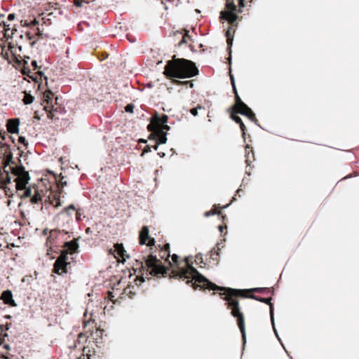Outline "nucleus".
Returning a JSON list of instances; mask_svg holds the SVG:
<instances>
[{
    "label": "nucleus",
    "instance_id": "nucleus-1",
    "mask_svg": "<svg viewBox=\"0 0 359 359\" xmlns=\"http://www.w3.org/2000/svg\"><path fill=\"white\" fill-rule=\"evenodd\" d=\"M186 269L180 268L178 270H172V277L178 278L180 280H187V283H191V286L194 290L198 287L201 289H208L214 291H224L220 292L219 295H225L223 299L226 302L227 308L231 309V313L236 318L237 324L241 332L243 344L246 342V333L245 328V318L242 312L240 311L239 302L237 297H247L246 292L241 289H233L217 285L210 282L208 279L201 274L194 266L186 262Z\"/></svg>",
    "mask_w": 359,
    "mask_h": 359
},
{
    "label": "nucleus",
    "instance_id": "nucleus-2",
    "mask_svg": "<svg viewBox=\"0 0 359 359\" xmlns=\"http://www.w3.org/2000/svg\"><path fill=\"white\" fill-rule=\"evenodd\" d=\"M4 152V168L0 170V188L8 197H12L14 191H22L21 198L32 196V189L27 187L30 180L29 175L24 166L17 165L13 160V154L8 146Z\"/></svg>",
    "mask_w": 359,
    "mask_h": 359
},
{
    "label": "nucleus",
    "instance_id": "nucleus-3",
    "mask_svg": "<svg viewBox=\"0 0 359 359\" xmlns=\"http://www.w3.org/2000/svg\"><path fill=\"white\" fill-rule=\"evenodd\" d=\"M158 247L160 248L159 258L151 253L147 257H143L142 261L136 260V266L142 273V276L135 278L136 285H140L144 281L143 276L149 279L150 276L165 277L168 273V269L163 266L162 260L168 261L170 257V245L166 243L162 247L159 245Z\"/></svg>",
    "mask_w": 359,
    "mask_h": 359
},
{
    "label": "nucleus",
    "instance_id": "nucleus-4",
    "mask_svg": "<svg viewBox=\"0 0 359 359\" xmlns=\"http://www.w3.org/2000/svg\"><path fill=\"white\" fill-rule=\"evenodd\" d=\"M163 74L168 79H187L198 74V69L196 64L191 60L184 58H176L172 56L164 67Z\"/></svg>",
    "mask_w": 359,
    "mask_h": 359
},
{
    "label": "nucleus",
    "instance_id": "nucleus-5",
    "mask_svg": "<svg viewBox=\"0 0 359 359\" xmlns=\"http://www.w3.org/2000/svg\"><path fill=\"white\" fill-rule=\"evenodd\" d=\"M252 0H226V11L220 12V19L228 20L230 23H235L238 16L237 13L243 12V8L249 3L250 4Z\"/></svg>",
    "mask_w": 359,
    "mask_h": 359
},
{
    "label": "nucleus",
    "instance_id": "nucleus-6",
    "mask_svg": "<svg viewBox=\"0 0 359 359\" xmlns=\"http://www.w3.org/2000/svg\"><path fill=\"white\" fill-rule=\"evenodd\" d=\"M65 252H61L60 255L55 260L53 271L58 275L67 273V266L70 264L69 257Z\"/></svg>",
    "mask_w": 359,
    "mask_h": 359
},
{
    "label": "nucleus",
    "instance_id": "nucleus-7",
    "mask_svg": "<svg viewBox=\"0 0 359 359\" xmlns=\"http://www.w3.org/2000/svg\"><path fill=\"white\" fill-rule=\"evenodd\" d=\"M63 178L64 177L61 176V179L57 182V187L59 189V192L56 194L50 192V195L48 197L50 203L53 205L54 207H59L61 205L60 195L62 191L63 187L67 185V182L63 181Z\"/></svg>",
    "mask_w": 359,
    "mask_h": 359
},
{
    "label": "nucleus",
    "instance_id": "nucleus-8",
    "mask_svg": "<svg viewBox=\"0 0 359 359\" xmlns=\"http://www.w3.org/2000/svg\"><path fill=\"white\" fill-rule=\"evenodd\" d=\"M139 243L142 245H146L149 247L154 246L155 240L149 236V230L147 226H142L140 231Z\"/></svg>",
    "mask_w": 359,
    "mask_h": 359
},
{
    "label": "nucleus",
    "instance_id": "nucleus-9",
    "mask_svg": "<svg viewBox=\"0 0 359 359\" xmlns=\"http://www.w3.org/2000/svg\"><path fill=\"white\" fill-rule=\"evenodd\" d=\"M151 133L149 135V139L155 140V145L153 147L155 150H157L158 144H165L167 141L166 132L158 131L154 129L151 131Z\"/></svg>",
    "mask_w": 359,
    "mask_h": 359
},
{
    "label": "nucleus",
    "instance_id": "nucleus-10",
    "mask_svg": "<svg viewBox=\"0 0 359 359\" xmlns=\"http://www.w3.org/2000/svg\"><path fill=\"white\" fill-rule=\"evenodd\" d=\"M168 116L166 114H163L159 116L158 114H155L152 116L150 123L147 126V130L149 131L153 130L155 127L161 126L168 122Z\"/></svg>",
    "mask_w": 359,
    "mask_h": 359
},
{
    "label": "nucleus",
    "instance_id": "nucleus-11",
    "mask_svg": "<svg viewBox=\"0 0 359 359\" xmlns=\"http://www.w3.org/2000/svg\"><path fill=\"white\" fill-rule=\"evenodd\" d=\"M238 20V18L236 19ZM229 24L230 27L228 28V29L226 32L225 36L226 37V43L228 46V49L229 50V54L231 55V46L233 43V34L235 33V28L238 26L237 20H236L235 23L231 24L228 20H226ZM229 61L231 60V55L229 57Z\"/></svg>",
    "mask_w": 359,
    "mask_h": 359
},
{
    "label": "nucleus",
    "instance_id": "nucleus-12",
    "mask_svg": "<svg viewBox=\"0 0 359 359\" xmlns=\"http://www.w3.org/2000/svg\"><path fill=\"white\" fill-rule=\"evenodd\" d=\"M246 298H250V299H255L257 301H259L260 302H263V303H265V304H267L269 305L270 306V316H271V322L273 324V320H274V318H273V304L271 302V297H269V298H264V297H259V296H256L255 294H248V297Z\"/></svg>",
    "mask_w": 359,
    "mask_h": 359
},
{
    "label": "nucleus",
    "instance_id": "nucleus-13",
    "mask_svg": "<svg viewBox=\"0 0 359 359\" xmlns=\"http://www.w3.org/2000/svg\"><path fill=\"white\" fill-rule=\"evenodd\" d=\"M64 249L61 252H65L66 255L68 256L69 254L72 255L75 253L79 248V245L76 240L66 242L64 244Z\"/></svg>",
    "mask_w": 359,
    "mask_h": 359
},
{
    "label": "nucleus",
    "instance_id": "nucleus-14",
    "mask_svg": "<svg viewBox=\"0 0 359 359\" xmlns=\"http://www.w3.org/2000/svg\"><path fill=\"white\" fill-rule=\"evenodd\" d=\"M61 233H67V232H65L64 230L63 231H60L58 229L50 230L49 231V235L46 240L47 246H49L51 248L52 245L54 243L55 240L57 239Z\"/></svg>",
    "mask_w": 359,
    "mask_h": 359
},
{
    "label": "nucleus",
    "instance_id": "nucleus-15",
    "mask_svg": "<svg viewBox=\"0 0 359 359\" xmlns=\"http://www.w3.org/2000/svg\"><path fill=\"white\" fill-rule=\"evenodd\" d=\"M227 111L229 113L231 118L236 123L239 124L240 128L242 131V136L243 138H245L246 127L242 119L237 115L238 114H234L233 110H227Z\"/></svg>",
    "mask_w": 359,
    "mask_h": 359
},
{
    "label": "nucleus",
    "instance_id": "nucleus-16",
    "mask_svg": "<svg viewBox=\"0 0 359 359\" xmlns=\"http://www.w3.org/2000/svg\"><path fill=\"white\" fill-rule=\"evenodd\" d=\"M4 304H8L11 306H16V304L13 299V294L11 290H5L2 292L1 297Z\"/></svg>",
    "mask_w": 359,
    "mask_h": 359
},
{
    "label": "nucleus",
    "instance_id": "nucleus-17",
    "mask_svg": "<svg viewBox=\"0 0 359 359\" xmlns=\"http://www.w3.org/2000/svg\"><path fill=\"white\" fill-rule=\"evenodd\" d=\"M43 110H45L47 113V116L48 118L51 120H57L59 117L57 116L58 112V108H55L53 106H48L45 105L43 107Z\"/></svg>",
    "mask_w": 359,
    "mask_h": 359
},
{
    "label": "nucleus",
    "instance_id": "nucleus-18",
    "mask_svg": "<svg viewBox=\"0 0 359 359\" xmlns=\"http://www.w3.org/2000/svg\"><path fill=\"white\" fill-rule=\"evenodd\" d=\"M18 119H9L7 122V130L10 133H18Z\"/></svg>",
    "mask_w": 359,
    "mask_h": 359
},
{
    "label": "nucleus",
    "instance_id": "nucleus-19",
    "mask_svg": "<svg viewBox=\"0 0 359 359\" xmlns=\"http://www.w3.org/2000/svg\"><path fill=\"white\" fill-rule=\"evenodd\" d=\"M114 252L120 257L123 259V262L126 260V258H128L129 256L126 254V250L123 248V244L116 243L114 245Z\"/></svg>",
    "mask_w": 359,
    "mask_h": 359
},
{
    "label": "nucleus",
    "instance_id": "nucleus-20",
    "mask_svg": "<svg viewBox=\"0 0 359 359\" xmlns=\"http://www.w3.org/2000/svg\"><path fill=\"white\" fill-rule=\"evenodd\" d=\"M245 163L248 165H250V163L255 160L252 147L249 145L245 147Z\"/></svg>",
    "mask_w": 359,
    "mask_h": 359
},
{
    "label": "nucleus",
    "instance_id": "nucleus-21",
    "mask_svg": "<svg viewBox=\"0 0 359 359\" xmlns=\"http://www.w3.org/2000/svg\"><path fill=\"white\" fill-rule=\"evenodd\" d=\"M22 73L24 75H26V76H29V78H31L35 82H39L38 78L36 76L31 75L32 72H31L29 66L28 65V62L26 60L24 61V66H23L22 70Z\"/></svg>",
    "mask_w": 359,
    "mask_h": 359
},
{
    "label": "nucleus",
    "instance_id": "nucleus-22",
    "mask_svg": "<svg viewBox=\"0 0 359 359\" xmlns=\"http://www.w3.org/2000/svg\"><path fill=\"white\" fill-rule=\"evenodd\" d=\"M199 111L202 114H205L206 111V109L204 106L198 104L196 107H194L190 109V113L194 116H197L198 115Z\"/></svg>",
    "mask_w": 359,
    "mask_h": 359
},
{
    "label": "nucleus",
    "instance_id": "nucleus-23",
    "mask_svg": "<svg viewBox=\"0 0 359 359\" xmlns=\"http://www.w3.org/2000/svg\"><path fill=\"white\" fill-rule=\"evenodd\" d=\"M54 95L50 90H46L43 94V102H46L48 106H53L52 102Z\"/></svg>",
    "mask_w": 359,
    "mask_h": 359
},
{
    "label": "nucleus",
    "instance_id": "nucleus-24",
    "mask_svg": "<svg viewBox=\"0 0 359 359\" xmlns=\"http://www.w3.org/2000/svg\"><path fill=\"white\" fill-rule=\"evenodd\" d=\"M246 292V294H249L251 292H259V293H268L271 292V289L269 287H255L250 290H244Z\"/></svg>",
    "mask_w": 359,
    "mask_h": 359
},
{
    "label": "nucleus",
    "instance_id": "nucleus-25",
    "mask_svg": "<svg viewBox=\"0 0 359 359\" xmlns=\"http://www.w3.org/2000/svg\"><path fill=\"white\" fill-rule=\"evenodd\" d=\"M251 109L248 107V106L245 104H241V107H238V109H233L234 114H241L243 116H245L246 114H248V110H250Z\"/></svg>",
    "mask_w": 359,
    "mask_h": 359
},
{
    "label": "nucleus",
    "instance_id": "nucleus-26",
    "mask_svg": "<svg viewBox=\"0 0 359 359\" xmlns=\"http://www.w3.org/2000/svg\"><path fill=\"white\" fill-rule=\"evenodd\" d=\"M10 349V346L8 344H0V357L4 358V359H10L8 355V351Z\"/></svg>",
    "mask_w": 359,
    "mask_h": 359
},
{
    "label": "nucleus",
    "instance_id": "nucleus-27",
    "mask_svg": "<svg viewBox=\"0 0 359 359\" xmlns=\"http://www.w3.org/2000/svg\"><path fill=\"white\" fill-rule=\"evenodd\" d=\"M70 210L76 211V220H78V221L81 220V213L79 212V210L76 209V207L73 204H71L68 207L65 208L63 210V212L69 214Z\"/></svg>",
    "mask_w": 359,
    "mask_h": 359
},
{
    "label": "nucleus",
    "instance_id": "nucleus-28",
    "mask_svg": "<svg viewBox=\"0 0 359 359\" xmlns=\"http://www.w3.org/2000/svg\"><path fill=\"white\" fill-rule=\"evenodd\" d=\"M175 36L180 35V36H182V39L179 42L178 46H181L183 43H187V39H189L190 38V36L189 35V32L188 31H186V32L184 34H182V32H177V33H175Z\"/></svg>",
    "mask_w": 359,
    "mask_h": 359
},
{
    "label": "nucleus",
    "instance_id": "nucleus-29",
    "mask_svg": "<svg viewBox=\"0 0 359 359\" xmlns=\"http://www.w3.org/2000/svg\"><path fill=\"white\" fill-rule=\"evenodd\" d=\"M31 66L32 67L34 70H37L35 74H38L40 76V79H41L42 76H44L46 81H47V77L44 76L43 73L39 70L40 67L38 66L36 60H32L31 62Z\"/></svg>",
    "mask_w": 359,
    "mask_h": 359
},
{
    "label": "nucleus",
    "instance_id": "nucleus-30",
    "mask_svg": "<svg viewBox=\"0 0 359 359\" xmlns=\"http://www.w3.org/2000/svg\"><path fill=\"white\" fill-rule=\"evenodd\" d=\"M219 208H221L219 206L217 207L216 205H215L213 209H212L210 211H207L204 213V216L208 217L209 216L214 215H220V214H222V212H221V210H219Z\"/></svg>",
    "mask_w": 359,
    "mask_h": 359
},
{
    "label": "nucleus",
    "instance_id": "nucleus-31",
    "mask_svg": "<svg viewBox=\"0 0 359 359\" xmlns=\"http://www.w3.org/2000/svg\"><path fill=\"white\" fill-rule=\"evenodd\" d=\"M24 97L22 99V102L25 104H32L34 100V97L32 96L31 94L24 92Z\"/></svg>",
    "mask_w": 359,
    "mask_h": 359
},
{
    "label": "nucleus",
    "instance_id": "nucleus-32",
    "mask_svg": "<svg viewBox=\"0 0 359 359\" xmlns=\"http://www.w3.org/2000/svg\"><path fill=\"white\" fill-rule=\"evenodd\" d=\"M245 104L241 99L240 96L238 95H236L235 96V104L229 107L227 110H233L235 109H238V107H241V104Z\"/></svg>",
    "mask_w": 359,
    "mask_h": 359
},
{
    "label": "nucleus",
    "instance_id": "nucleus-33",
    "mask_svg": "<svg viewBox=\"0 0 359 359\" xmlns=\"http://www.w3.org/2000/svg\"><path fill=\"white\" fill-rule=\"evenodd\" d=\"M30 201L32 203L34 204L42 201V196L38 191H36L34 195L31 197Z\"/></svg>",
    "mask_w": 359,
    "mask_h": 359
},
{
    "label": "nucleus",
    "instance_id": "nucleus-34",
    "mask_svg": "<svg viewBox=\"0 0 359 359\" xmlns=\"http://www.w3.org/2000/svg\"><path fill=\"white\" fill-rule=\"evenodd\" d=\"M219 249L216 250L215 249H212L210 253V257L215 262H218L219 259V252H218Z\"/></svg>",
    "mask_w": 359,
    "mask_h": 359
},
{
    "label": "nucleus",
    "instance_id": "nucleus-35",
    "mask_svg": "<svg viewBox=\"0 0 359 359\" xmlns=\"http://www.w3.org/2000/svg\"><path fill=\"white\" fill-rule=\"evenodd\" d=\"M245 116H247L251 121H253L255 123L257 121L255 114L252 111V109L248 110V114H246Z\"/></svg>",
    "mask_w": 359,
    "mask_h": 359
},
{
    "label": "nucleus",
    "instance_id": "nucleus-36",
    "mask_svg": "<svg viewBox=\"0 0 359 359\" xmlns=\"http://www.w3.org/2000/svg\"><path fill=\"white\" fill-rule=\"evenodd\" d=\"M154 129L161 132H166L170 130V126L165 123L164 125H161V126L155 127Z\"/></svg>",
    "mask_w": 359,
    "mask_h": 359
},
{
    "label": "nucleus",
    "instance_id": "nucleus-37",
    "mask_svg": "<svg viewBox=\"0 0 359 359\" xmlns=\"http://www.w3.org/2000/svg\"><path fill=\"white\" fill-rule=\"evenodd\" d=\"M173 83L177 84V85H180V84H189L190 85V87H193V83L192 81H180L179 80H173Z\"/></svg>",
    "mask_w": 359,
    "mask_h": 359
},
{
    "label": "nucleus",
    "instance_id": "nucleus-38",
    "mask_svg": "<svg viewBox=\"0 0 359 359\" xmlns=\"http://www.w3.org/2000/svg\"><path fill=\"white\" fill-rule=\"evenodd\" d=\"M134 109V105L133 104H128L126 106L125 110L127 112L133 113Z\"/></svg>",
    "mask_w": 359,
    "mask_h": 359
},
{
    "label": "nucleus",
    "instance_id": "nucleus-39",
    "mask_svg": "<svg viewBox=\"0 0 359 359\" xmlns=\"http://www.w3.org/2000/svg\"><path fill=\"white\" fill-rule=\"evenodd\" d=\"M171 257H172V262L177 265L178 264V256L177 255L174 254L172 255Z\"/></svg>",
    "mask_w": 359,
    "mask_h": 359
},
{
    "label": "nucleus",
    "instance_id": "nucleus-40",
    "mask_svg": "<svg viewBox=\"0 0 359 359\" xmlns=\"http://www.w3.org/2000/svg\"><path fill=\"white\" fill-rule=\"evenodd\" d=\"M18 140L20 143H22L25 145L27 144V140L24 137H20Z\"/></svg>",
    "mask_w": 359,
    "mask_h": 359
},
{
    "label": "nucleus",
    "instance_id": "nucleus-41",
    "mask_svg": "<svg viewBox=\"0 0 359 359\" xmlns=\"http://www.w3.org/2000/svg\"><path fill=\"white\" fill-rule=\"evenodd\" d=\"M151 151V147H150L149 145H147V146H146V147H144V149H143L142 154H144V153H147V152H149V151Z\"/></svg>",
    "mask_w": 359,
    "mask_h": 359
},
{
    "label": "nucleus",
    "instance_id": "nucleus-42",
    "mask_svg": "<svg viewBox=\"0 0 359 359\" xmlns=\"http://www.w3.org/2000/svg\"><path fill=\"white\" fill-rule=\"evenodd\" d=\"M241 191H242V190H241V189H238L236 191V194H235V196L233 197L231 202H232L233 201L236 200V196L237 195H238L239 197L241 196V195H240V192H241Z\"/></svg>",
    "mask_w": 359,
    "mask_h": 359
},
{
    "label": "nucleus",
    "instance_id": "nucleus-43",
    "mask_svg": "<svg viewBox=\"0 0 359 359\" xmlns=\"http://www.w3.org/2000/svg\"><path fill=\"white\" fill-rule=\"evenodd\" d=\"M114 297V296L113 295V292H108V298L109 299H110L111 301H114L113 298Z\"/></svg>",
    "mask_w": 359,
    "mask_h": 359
},
{
    "label": "nucleus",
    "instance_id": "nucleus-44",
    "mask_svg": "<svg viewBox=\"0 0 359 359\" xmlns=\"http://www.w3.org/2000/svg\"><path fill=\"white\" fill-rule=\"evenodd\" d=\"M230 79H231V83L232 87H234V86H236L235 80H234L233 75H231V74H230Z\"/></svg>",
    "mask_w": 359,
    "mask_h": 359
},
{
    "label": "nucleus",
    "instance_id": "nucleus-45",
    "mask_svg": "<svg viewBox=\"0 0 359 359\" xmlns=\"http://www.w3.org/2000/svg\"><path fill=\"white\" fill-rule=\"evenodd\" d=\"M34 118H36V119H38V120H39V119H40V117H39V112H38V111H35V112H34Z\"/></svg>",
    "mask_w": 359,
    "mask_h": 359
},
{
    "label": "nucleus",
    "instance_id": "nucleus-46",
    "mask_svg": "<svg viewBox=\"0 0 359 359\" xmlns=\"http://www.w3.org/2000/svg\"><path fill=\"white\" fill-rule=\"evenodd\" d=\"M232 88H233V93H234L235 96L236 95H238L236 86H234V87H232Z\"/></svg>",
    "mask_w": 359,
    "mask_h": 359
},
{
    "label": "nucleus",
    "instance_id": "nucleus-47",
    "mask_svg": "<svg viewBox=\"0 0 359 359\" xmlns=\"http://www.w3.org/2000/svg\"><path fill=\"white\" fill-rule=\"evenodd\" d=\"M26 35H27V36L28 37V39H29V40L32 39L33 36H32V35L31 34V33H30V32H27V33L26 34Z\"/></svg>",
    "mask_w": 359,
    "mask_h": 359
},
{
    "label": "nucleus",
    "instance_id": "nucleus-48",
    "mask_svg": "<svg viewBox=\"0 0 359 359\" xmlns=\"http://www.w3.org/2000/svg\"><path fill=\"white\" fill-rule=\"evenodd\" d=\"M224 229H226V226H219V229L221 233L223 232Z\"/></svg>",
    "mask_w": 359,
    "mask_h": 359
},
{
    "label": "nucleus",
    "instance_id": "nucleus-49",
    "mask_svg": "<svg viewBox=\"0 0 359 359\" xmlns=\"http://www.w3.org/2000/svg\"><path fill=\"white\" fill-rule=\"evenodd\" d=\"M31 24H32V25H34V26H35V25H37L39 24V22H38L36 20H34L31 22Z\"/></svg>",
    "mask_w": 359,
    "mask_h": 359
},
{
    "label": "nucleus",
    "instance_id": "nucleus-50",
    "mask_svg": "<svg viewBox=\"0 0 359 359\" xmlns=\"http://www.w3.org/2000/svg\"><path fill=\"white\" fill-rule=\"evenodd\" d=\"M8 18L9 20H13L14 18V14H9Z\"/></svg>",
    "mask_w": 359,
    "mask_h": 359
},
{
    "label": "nucleus",
    "instance_id": "nucleus-51",
    "mask_svg": "<svg viewBox=\"0 0 359 359\" xmlns=\"http://www.w3.org/2000/svg\"><path fill=\"white\" fill-rule=\"evenodd\" d=\"M36 34H37L38 36H41V35H42V33L41 32V31H40V29H39V28H37V33H36Z\"/></svg>",
    "mask_w": 359,
    "mask_h": 359
},
{
    "label": "nucleus",
    "instance_id": "nucleus-52",
    "mask_svg": "<svg viewBox=\"0 0 359 359\" xmlns=\"http://www.w3.org/2000/svg\"><path fill=\"white\" fill-rule=\"evenodd\" d=\"M43 233L44 235H47V233H48V229H44V230L43 231Z\"/></svg>",
    "mask_w": 359,
    "mask_h": 359
},
{
    "label": "nucleus",
    "instance_id": "nucleus-53",
    "mask_svg": "<svg viewBox=\"0 0 359 359\" xmlns=\"http://www.w3.org/2000/svg\"><path fill=\"white\" fill-rule=\"evenodd\" d=\"M35 43H36V41H32V42L31 43V45H32V46H34V45L35 44Z\"/></svg>",
    "mask_w": 359,
    "mask_h": 359
},
{
    "label": "nucleus",
    "instance_id": "nucleus-54",
    "mask_svg": "<svg viewBox=\"0 0 359 359\" xmlns=\"http://www.w3.org/2000/svg\"><path fill=\"white\" fill-rule=\"evenodd\" d=\"M87 233L88 232H90V228H87L86 231Z\"/></svg>",
    "mask_w": 359,
    "mask_h": 359
},
{
    "label": "nucleus",
    "instance_id": "nucleus-55",
    "mask_svg": "<svg viewBox=\"0 0 359 359\" xmlns=\"http://www.w3.org/2000/svg\"><path fill=\"white\" fill-rule=\"evenodd\" d=\"M229 204H226V206H224V207H223V208H226L227 206H229Z\"/></svg>",
    "mask_w": 359,
    "mask_h": 359
}]
</instances>
